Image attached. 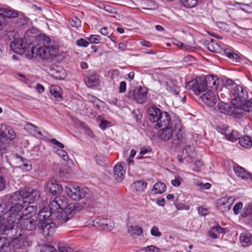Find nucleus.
<instances>
[{
    "instance_id": "obj_1",
    "label": "nucleus",
    "mask_w": 252,
    "mask_h": 252,
    "mask_svg": "<svg viewBox=\"0 0 252 252\" xmlns=\"http://www.w3.org/2000/svg\"><path fill=\"white\" fill-rule=\"evenodd\" d=\"M68 204V199L65 196L59 195L50 202L49 209L44 207L39 211L38 228L41 230L43 235L48 236L54 233L57 226L52 219L54 217H58L59 210L63 211Z\"/></svg>"
},
{
    "instance_id": "obj_2",
    "label": "nucleus",
    "mask_w": 252,
    "mask_h": 252,
    "mask_svg": "<svg viewBox=\"0 0 252 252\" xmlns=\"http://www.w3.org/2000/svg\"><path fill=\"white\" fill-rule=\"evenodd\" d=\"M148 120L152 123H155L156 128L164 127L158 132L159 138L164 141L172 138L173 133V125L170 115L167 112L162 111L157 106H151L147 111Z\"/></svg>"
},
{
    "instance_id": "obj_3",
    "label": "nucleus",
    "mask_w": 252,
    "mask_h": 252,
    "mask_svg": "<svg viewBox=\"0 0 252 252\" xmlns=\"http://www.w3.org/2000/svg\"><path fill=\"white\" fill-rule=\"evenodd\" d=\"M26 201L23 199L15 200L12 196L1 205L0 211L7 219L9 224H17L21 219L22 209L26 206L24 204Z\"/></svg>"
},
{
    "instance_id": "obj_4",
    "label": "nucleus",
    "mask_w": 252,
    "mask_h": 252,
    "mask_svg": "<svg viewBox=\"0 0 252 252\" xmlns=\"http://www.w3.org/2000/svg\"><path fill=\"white\" fill-rule=\"evenodd\" d=\"M40 196L39 190L30 188H24L15 192L12 195V199L15 200H19L20 199H23L26 201L24 204L26 205L28 203V205H30L38 200Z\"/></svg>"
},
{
    "instance_id": "obj_5",
    "label": "nucleus",
    "mask_w": 252,
    "mask_h": 252,
    "mask_svg": "<svg viewBox=\"0 0 252 252\" xmlns=\"http://www.w3.org/2000/svg\"><path fill=\"white\" fill-rule=\"evenodd\" d=\"M172 125H173L174 127L171 139L173 144L179 146L186 143L185 134L181 128L180 121L179 118L174 117L172 120Z\"/></svg>"
},
{
    "instance_id": "obj_6",
    "label": "nucleus",
    "mask_w": 252,
    "mask_h": 252,
    "mask_svg": "<svg viewBox=\"0 0 252 252\" xmlns=\"http://www.w3.org/2000/svg\"><path fill=\"white\" fill-rule=\"evenodd\" d=\"M244 112L251 113L252 115V98H247L242 104H238L237 106H230L228 112L234 114L237 117H240L243 115Z\"/></svg>"
},
{
    "instance_id": "obj_7",
    "label": "nucleus",
    "mask_w": 252,
    "mask_h": 252,
    "mask_svg": "<svg viewBox=\"0 0 252 252\" xmlns=\"http://www.w3.org/2000/svg\"><path fill=\"white\" fill-rule=\"evenodd\" d=\"M87 188H82L78 186L68 185L65 188V191L68 196L73 200H79L84 198L87 194Z\"/></svg>"
},
{
    "instance_id": "obj_8",
    "label": "nucleus",
    "mask_w": 252,
    "mask_h": 252,
    "mask_svg": "<svg viewBox=\"0 0 252 252\" xmlns=\"http://www.w3.org/2000/svg\"><path fill=\"white\" fill-rule=\"evenodd\" d=\"M234 96L231 101L230 106H237L238 104H242L246 99L248 98V94L246 89L239 85H236L232 91Z\"/></svg>"
},
{
    "instance_id": "obj_9",
    "label": "nucleus",
    "mask_w": 252,
    "mask_h": 252,
    "mask_svg": "<svg viewBox=\"0 0 252 252\" xmlns=\"http://www.w3.org/2000/svg\"><path fill=\"white\" fill-rule=\"evenodd\" d=\"M186 88L191 90L196 95H199L207 90L202 77H198L188 82L186 85Z\"/></svg>"
},
{
    "instance_id": "obj_10",
    "label": "nucleus",
    "mask_w": 252,
    "mask_h": 252,
    "mask_svg": "<svg viewBox=\"0 0 252 252\" xmlns=\"http://www.w3.org/2000/svg\"><path fill=\"white\" fill-rule=\"evenodd\" d=\"M10 48L14 52L19 54L22 55L27 52L30 55L31 53L30 48H28V43L26 41L25 42L22 38L14 39L11 43Z\"/></svg>"
},
{
    "instance_id": "obj_11",
    "label": "nucleus",
    "mask_w": 252,
    "mask_h": 252,
    "mask_svg": "<svg viewBox=\"0 0 252 252\" xmlns=\"http://www.w3.org/2000/svg\"><path fill=\"white\" fill-rule=\"evenodd\" d=\"M40 34L38 33V30L35 28H32L28 30L25 33V39L28 43V48H30L32 55L34 53V44H35V42L38 38V35Z\"/></svg>"
},
{
    "instance_id": "obj_12",
    "label": "nucleus",
    "mask_w": 252,
    "mask_h": 252,
    "mask_svg": "<svg viewBox=\"0 0 252 252\" xmlns=\"http://www.w3.org/2000/svg\"><path fill=\"white\" fill-rule=\"evenodd\" d=\"M202 78H203V82L207 91L214 92L217 89L220 81L217 76L208 75Z\"/></svg>"
},
{
    "instance_id": "obj_13",
    "label": "nucleus",
    "mask_w": 252,
    "mask_h": 252,
    "mask_svg": "<svg viewBox=\"0 0 252 252\" xmlns=\"http://www.w3.org/2000/svg\"><path fill=\"white\" fill-rule=\"evenodd\" d=\"M134 100L138 103L143 104L147 100V91L146 88L139 87L133 92Z\"/></svg>"
},
{
    "instance_id": "obj_14",
    "label": "nucleus",
    "mask_w": 252,
    "mask_h": 252,
    "mask_svg": "<svg viewBox=\"0 0 252 252\" xmlns=\"http://www.w3.org/2000/svg\"><path fill=\"white\" fill-rule=\"evenodd\" d=\"M22 230V228H18V226L14 227V224L9 223L5 234L13 241L19 237H22L23 235Z\"/></svg>"
},
{
    "instance_id": "obj_15",
    "label": "nucleus",
    "mask_w": 252,
    "mask_h": 252,
    "mask_svg": "<svg viewBox=\"0 0 252 252\" xmlns=\"http://www.w3.org/2000/svg\"><path fill=\"white\" fill-rule=\"evenodd\" d=\"M46 190L53 195H57L62 192L63 188L61 185L57 183L55 179L52 178L47 182Z\"/></svg>"
},
{
    "instance_id": "obj_16",
    "label": "nucleus",
    "mask_w": 252,
    "mask_h": 252,
    "mask_svg": "<svg viewBox=\"0 0 252 252\" xmlns=\"http://www.w3.org/2000/svg\"><path fill=\"white\" fill-rule=\"evenodd\" d=\"M92 225L95 227H100L105 230H111L113 227V224L108 219L97 218L92 221Z\"/></svg>"
},
{
    "instance_id": "obj_17",
    "label": "nucleus",
    "mask_w": 252,
    "mask_h": 252,
    "mask_svg": "<svg viewBox=\"0 0 252 252\" xmlns=\"http://www.w3.org/2000/svg\"><path fill=\"white\" fill-rule=\"evenodd\" d=\"M38 222L37 220H34L33 219H27L20 220L19 222L17 224H20V227L22 229L27 230L29 231H32L36 229V226L38 227L39 223V216H38Z\"/></svg>"
},
{
    "instance_id": "obj_18",
    "label": "nucleus",
    "mask_w": 252,
    "mask_h": 252,
    "mask_svg": "<svg viewBox=\"0 0 252 252\" xmlns=\"http://www.w3.org/2000/svg\"><path fill=\"white\" fill-rule=\"evenodd\" d=\"M126 164L125 163H119L114 167V177L118 182H122L126 173Z\"/></svg>"
},
{
    "instance_id": "obj_19",
    "label": "nucleus",
    "mask_w": 252,
    "mask_h": 252,
    "mask_svg": "<svg viewBox=\"0 0 252 252\" xmlns=\"http://www.w3.org/2000/svg\"><path fill=\"white\" fill-rule=\"evenodd\" d=\"M200 98L209 107H214L217 102V98L214 92L211 90H208L203 94L200 96Z\"/></svg>"
},
{
    "instance_id": "obj_20",
    "label": "nucleus",
    "mask_w": 252,
    "mask_h": 252,
    "mask_svg": "<svg viewBox=\"0 0 252 252\" xmlns=\"http://www.w3.org/2000/svg\"><path fill=\"white\" fill-rule=\"evenodd\" d=\"M232 199L231 197H223L219 199L217 202V207L222 212L228 211L232 206V203L229 202V200Z\"/></svg>"
},
{
    "instance_id": "obj_21",
    "label": "nucleus",
    "mask_w": 252,
    "mask_h": 252,
    "mask_svg": "<svg viewBox=\"0 0 252 252\" xmlns=\"http://www.w3.org/2000/svg\"><path fill=\"white\" fill-rule=\"evenodd\" d=\"M37 207L34 205L26 206L22 209L21 212V219H32L36 212Z\"/></svg>"
},
{
    "instance_id": "obj_22",
    "label": "nucleus",
    "mask_w": 252,
    "mask_h": 252,
    "mask_svg": "<svg viewBox=\"0 0 252 252\" xmlns=\"http://www.w3.org/2000/svg\"><path fill=\"white\" fill-rule=\"evenodd\" d=\"M34 53L32 55V54L31 53V55L32 57L35 56H38L40 58L42 59H47L50 55V53L49 52V47H44L41 46H36L34 44Z\"/></svg>"
},
{
    "instance_id": "obj_23",
    "label": "nucleus",
    "mask_w": 252,
    "mask_h": 252,
    "mask_svg": "<svg viewBox=\"0 0 252 252\" xmlns=\"http://www.w3.org/2000/svg\"><path fill=\"white\" fill-rule=\"evenodd\" d=\"M225 229L221 227L220 225L214 226L210 228L207 232V236L213 239L219 238L220 234H225Z\"/></svg>"
},
{
    "instance_id": "obj_24",
    "label": "nucleus",
    "mask_w": 252,
    "mask_h": 252,
    "mask_svg": "<svg viewBox=\"0 0 252 252\" xmlns=\"http://www.w3.org/2000/svg\"><path fill=\"white\" fill-rule=\"evenodd\" d=\"M234 170L239 177L249 183V179H251V176L252 175L250 172H247L245 170L244 168L239 165L235 166L234 167Z\"/></svg>"
},
{
    "instance_id": "obj_25",
    "label": "nucleus",
    "mask_w": 252,
    "mask_h": 252,
    "mask_svg": "<svg viewBox=\"0 0 252 252\" xmlns=\"http://www.w3.org/2000/svg\"><path fill=\"white\" fill-rule=\"evenodd\" d=\"M15 135L11 134V135H8L6 130L0 133V150H4L7 144L9 141L13 139Z\"/></svg>"
},
{
    "instance_id": "obj_26",
    "label": "nucleus",
    "mask_w": 252,
    "mask_h": 252,
    "mask_svg": "<svg viewBox=\"0 0 252 252\" xmlns=\"http://www.w3.org/2000/svg\"><path fill=\"white\" fill-rule=\"evenodd\" d=\"M239 239L242 246L244 247H248L252 244V235L249 233H242L240 236Z\"/></svg>"
},
{
    "instance_id": "obj_27",
    "label": "nucleus",
    "mask_w": 252,
    "mask_h": 252,
    "mask_svg": "<svg viewBox=\"0 0 252 252\" xmlns=\"http://www.w3.org/2000/svg\"><path fill=\"white\" fill-rule=\"evenodd\" d=\"M50 42V38L48 36L40 34L38 35V38L35 42V45L49 47Z\"/></svg>"
},
{
    "instance_id": "obj_28",
    "label": "nucleus",
    "mask_w": 252,
    "mask_h": 252,
    "mask_svg": "<svg viewBox=\"0 0 252 252\" xmlns=\"http://www.w3.org/2000/svg\"><path fill=\"white\" fill-rule=\"evenodd\" d=\"M0 15L3 18L4 17L9 18H14L19 16L17 11L6 8H0Z\"/></svg>"
},
{
    "instance_id": "obj_29",
    "label": "nucleus",
    "mask_w": 252,
    "mask_h": 252,
    "mask_svg": "<svg viewBox=\"0 0 252 252\" xmlns=\"http://www.w3.org/2000/svg\"><path fill=\"white\" fill-rule=\"evenodd\" d=\"M50 92L56 100L60 101L62 99V89L59 86H51L50 88Z\"/></svg>"
},
{
    "instance_id": "obj_30",
    "label": "nucleus",
    "mask_w": 252,
    "mask_h": 252,
    "mask_svg": "<svg viewBox=\"0 0 252 252\" xmlns=\"http://www.w3.org/2000/svg\"><path fill=\"white\" fill-rule=\"evenodd\" d=\"M9 224L7 219L0 211V234H5Z\"/></svg>"
},
{
    "instance_id": "obj_31",
    "label": "nucleus",
    "mask_w": 252,
    "mask_h": 252,
    "mask_svg": "<svg viewBox=\"0 0 252 252\" xmlns=\"http://www.w3.org/2000/svg\"><path fill=\"white\" fill-rule=\"evenodd\" d=\"M239 143L244 148H249L252 146V140L250 137L245 135L239 138Z\"/></svg>"
},
{
    "instance_id": "obj_32",
    "label": "nucleus",
    "mask_w": 252,
    "mask_h": 252,
    "mask_svg": "<svg viewBox=\"0 0 252 252\" xmlns=\"http://www.w3.org/2000/svg\"><path fill=\"white\" fill-rule=\"evenodd\" d=\"M147 185V183L144 181H138L132 184V187L136 191L141 192L144 190Z\"/></svg>"
},
{
    "instance_id": "obj_33",
    "label": "nucleus",
    "mask_w": 252,
    "mask_h": 252,
    "mask_svg": "<svg viewBox=\"0 0 252 252\" xmlns=\"http://www.w3.org/2000/svg\"><path fill=\"white\" fill-rule=\"evenodd\" d=\"M177 159L180 163H182L184 160H186L188 162H191L192 161V157L185 151L184 149H183L182 153L181 155L177 156Z\"/></svg>"
},
{
    "instance_id": "obj_34",
    "label": "nucleus",
    "mask_w": 252,
    "mask_h": 252,
    "mask_svg": "<svg viewBox=\"0 0 252 252\" xmlns=\"http://www.w3.org/2000/svg\"><path fill=\"white\" fill-rule=\"evenodd\" d=\"M98 82V76L96 74L88 77L85 82L86 85L90 88L95 86Z\"/></svg>"
},
{
    "instance_id": "obj_35",
    "label": "nucleus",
    "mask_w": 252,
    "mask_h": 252,
    "mask_svg": "<svg viewBox=\"0 0 252 252\" xmlns=\"http://www.w3.org/2000/svg\"><path fill=\"white\" fill-rule=\"evenodd\" d=\"M78 207L79 204L77 203L68 204L63 210L66 214L72 215L76 213V209Z\"/></svg>"
},
{
    "instance_id": "obj_36",
    "label": "nucleus",
    "mask_w": 252,
    "mask_h": 252,
    "mask_svg": "<svg viewBox=\"0 0 252 252\" xmlns=\"http://www.w3.org/2000/svg\"><path fill=\"white\" fill-rule=\"evenodd\" d=\"M166 189V186L164 184L161 182L157 183L153 187L152 191H154V193L161 194L165 191Z\"/></svg>"
},
{
    "instance_id": "obj_37",
    "label": "nucleus",
    "mask_w": 252,
    "mask_h": 252,
    "mask_svg": "<svg viewBox=\"0 0 252 252\" xmlns=\"http://www.w3.org/2000/svg\"><path fill=\"white\" fill-rule=\"evenodd\" d=\"M14 245H15L17 248L20 249L23 248V247L26 246L25 243H27V241H25V236L22 235V237H19L12 241Z\"/></svg>"
},
{
    "instance_id": "obj_38",
    "label": "nucleus",
    "mask_w": 252,
    "mask_h": 252,
    "mask_svg": "<svg viewBox=\"0 0 252 252\" xmlns=\"http://www.w3.org/2000/svg\"><path fill=\"white\" fill-rule=\"evenodd\" d=\"M128 232L131 235L139 236L142 234L143 229L138 225L131 226L128 228Z\"/></svg>"
},
{
    "instance_id": "obj_39",
    "label": "nucleus",
    "mask_w": 252,
    "mask_h": 252,
    "mask_svg": "<svg viewBox=\"0 0 252 252\" xmlns=\"http://www.w3.org/2000/svg\"><path fill=\"white\" fill-rule=\"evenodd\" d=\"M167 90L173 92L174 94H177L179 92V88L176 85L173 83L171 81L167 82L166 83Z\"/></svg>"
},
{
    "instance_id": "obj_40",
    "label": "nucleus",
    "mask_w": 252,
    "mask_h": 252,
    "mask_svg": "<svg viewBox=\"0 0 252 252\" xmlns=\"http://www.w3.org/2000/svg\"><path fill=\"white\" fill-rule=\"evenodd\" d=\"M95 160L98 164L104 166L107 164V158L102 155H97L95 156Z\"/></svg>"
},
{
    "instance_id": "obj_41",
    "label": "nucleus",
    "mask_w": 252,
    "mask_h": 252,
    "mask_svg": "<svg viewBox=\"0 0 252 252\" xmlns=\"http://www.w3.org/2000/svg\"><path fill=\"white\" fill-rule=\"evenodd\" d=\"M220 45L213 39L208 44V49L212 52H216L219 49Z\"/></svg>"
},
{
    "instance_id": "obj_42",
    "label": "nucleus",
    "mask_w": 252,
    "mask_h": 252,
    "mask_svg": "<svg viewBox=\"0 0 252 252\" xmlns=\"http://www.w3.org/2000/svg\"><path fill=\"white\" fill-rule=\"evenodd\" d=\"M88 98L97 109H99L100 108V104L103 102L102 101L92 95L88 94Z\"/></svg>"
},
{
    "instance_id": "obj_43",
    "label": "nucleus",
    "mask_w": 252,
    "mask_h": 252,
    "mask_svg": "<svg viewBox=\"0 0 252 252\" xmlns=\"http://www.w3.org/2000/svg\"><path fill=\"white\" fill-rule=\"evenodd\" d=\"M91 44H98L100 42L101 39V36L99 35H91L86 38Z\"/></svg>"
},
{
    "instance_id": "obj_44",
    "label": "nucleus",
    "mask_w": 252,
    "mask_h": 252,
    "mask_svg": "<svg viewBox=\"0 0 252 252\" xmlns=\"http://www.w3.org/2000/svg\"><path fill=\"white\" fill-rule=\"evenodd\" d=\"M182 4L188 8L193 7L195 6L198 0H180Z\"/></svg>"
},
{
    "instance_id": "obj_45",
    "label": "nucleus",
    "mask_w": 252,
    "mask_h": 252,
    "mask_svg": "<svg viewBox=\"0 0 252 252\" xmlns=\"http://www.w3.org/2000/svg\"><path fill=\"white\" fill-rule=\"evenodd\" d=\"M58 252H72V249L63 243H59L58 246Z\"/></svg>"
},
{
    "instance_id": "obj_46",
    "label": "nucleus",
    "mask_w": 252,
    "mask_h": 252,
    "mask_svg": "<svg viewBox=\"0 0 252 252\" xmlns=\"http://www.w3.org/2000/svg\"><path fill=\"white\" fill-rule=\"evenodd\" d=\"M241 137H239V134L238 133V132L235 130H233L231 132V133L228 134L227 135V138L229 139L230 141H231L232 142H235L238 139H239V138H240Z\"/></svg>"
},
{
    "instance_id": "obj_47",
    "label": "nucleus",
    "mask_w": 252,
    "mask_h": 252,
    "mask_svg": "<svg viewBox=\"0 0 252 252\" xmlns=\"http://www.w3.org/2000/svg\"><path fill=\"white\" fill-rule=\"evenodd\" d=\"M55 78L58 79L62 80L65 77L64 71L62 69L60 71L55 70L52 74Z\"/></svg>"
},
{
    "instance_id": "obj_48",
    "label": "nucleus",
    "mask_w": 252,
    "mask_h": 252,
    "mask_svg": "<svg viewBox=\"0 0 252 252\" xmlns=\"http://www.w3.org/2000/svg\"><path fill=\"white\" fill-rule=\"evenodd\" d=\"M17 158H19L20 160L22 161V165L26 170L29 171L32 169L31 165L28 163V161L26 159H24L23 158L20 156H17ZM21 166H22V165H21Z\"/></svg>"
},
{
    "instance_id": "obj_49",
    "label": "nucleus",
    "mask_w": 252,
    "mask_h": 252,
    "mask_svg": "<svg viewBox=\"0 0 252 252\" xmlns=\"http://www.w3.org/2000/svg\"><path fill=\"white\" fill-rule=\"evenodd\" d=\"M76 44L79 47H86L89 44V41L86 38H80L76 41Z\"/></svg>"
},
{
    "instance_id": "obj_50",
    "label": "nucleus",
    "mask_w": 252,
    "mask_h": 252,
    "mask_svg": "<svg viewBox=\"0 0 252 252\" xmlns=\"http://www.w3.org/2000/svg\"><path fill=\"white\" fill-rule=\"evenodd\" d=\"M226 104L219 103L217 105V108L221 113H225L226 112H227L229 115H234V114H230L229 112H228L229 108L230 106H229L228 108L226 107Z\"/></svg>"
},
{
    "instance_id": "obj_51",
    "label": "nucleus",
    "mask_w": 252,
    "mask_h": 252,
    "mask_svg": "<svg viewBox=\"0 0 252 252\" xmlns=\"http://www.w3.org/2000/svg\"><path fill=\"white\" fill-rule=\"evenodd\" d=\"M252 214V207L251 206L246 207L244 208L243 212L242 213V217H246L249 216L250 219L251 214Z\"/></svg>"
},
{
    "instance_id": "obj_52",
    "label": "nucleus",
    "mask_w": 252,
    "mask_h": 252,
    "mask_svg": "<svg viewBox=\"0 0 252 252\" xmlns=\"http://www.w3.org/2000/svg\"><path fill=\"white\" fill-rule=\"evenodd\" d=\"M29 21V18L24 16L22 15L21 17H19L17 21V24L19 26H23L26 25L28 23Z\"/></svg>"
},
{
    "instance_id": "obj_53",
    "label": "nucleus",
    "mask_w": 252,
    "mask_h": 252,
    "mask_svg": "<svg viewBox=\"0 0 252 252\" xmlns=\"http://www.w3.org/2000/svg\"><path fill=\"white\" fill-rule=\"evenodd\" d=\"M100 32L102 35L106 36L108 37H111L112 34L111 32V30L106 27L102 28L100 30Z\"/></svg>"
},
{
    "instance_id": "obj_54",
    "label": "nucleus",
    "mask_w": 252,
    "mask_h": 252,
    "mask_svg": "<svg viewBox=\"0 0 252 252\" xmlns=\"http://www.w3.org/2000/svg\"><path fill=\"white\" fill-rule=\"evenodd\" d=\"M70 24L72 27H78L81 26V21L77 17H74L70 21Z\"/></svg>"
},
{
    "instance_id": "obj_55",
    "label": "nucleus",
    "mask_w": 252,
    "mask_h": 252,
    "mask_svg": "<svg viewBox=\"0 0 252 252\" xmlns=\"http://www.w3.org/2000/svg\"><path fill=\"white\" fill-rule=\"evenodd\" d=\"M183 180L182 178L179 175H176L175 179L171 181L172 185L174 187H179L181 184V182Z\"/></svg>"
},
{
    "instance_id": "obj_56",
    "label": "nucleus",
    "mask_w": 252,
    "mask_h": 252,
    "mask_svg": "<svg viewBox=\"0 0 252 252\" xmlns=\"http://www.w3.org/2000/svg\"><path fill=\"white\" fill-rule=\"evenodd\" d=\"M57 153L59 156L62 157L63 159L65 161H67L68 159V156L67 155V153L64 150H58L57 151Z\"/></svg>"
},
{
    "instance_id": "obj_57",
    "label": "nucleus",
    "mask_w": 252,
    "mask_h": 252,
    "mask_svg": "<svg viewBox=\"0 0 252 252\" xmlns=\"http://www.w3.org/2000/svg\"><path fill=\"white\" fill-rule=\"evenodd\" d=\"M243 207V203L241 202L236 203L233 207V211L235 215H238L240 213V210Z\"/></svg>"
},
{
    "instance_id": "obj_58",
    "label": "nucleus",
    "mask_w": 252,
    "mask_h": 252,
    "mask_svg": "<svg viewBox=\"0 0 252 252\" xmlns=\"http://www.w3.org/2000/svg\"><path fill=\"white\" fill-rule=\"evenodd\" d=\"M151 234L156 237H160L161 233L158 230V228L157 226H154L151 230Z\"/></svg>"
},
{
    "instance_id": "obj_59",
    "label": "nucleus",
    "mask_w": 252,
    "mask_h": 252,
    "mask_svg": "<svg viewBox=\"0 0 252 252\" xmlns=\"http://www.w3.org/2000/svg\"><path fill=\"white\" fill-rule=\"evenodd\" d=\"M198 212L200 215L204 216L208 214V210L207 208L202 207H199L198 208Z\"/></svg>"
},
{
    "instance_id": "obj_60",
    "label": "nucleus",
    "mask_w": 252,
    "mask_h": 252,
    "mask_svg": "<svg viewBox=\"0 0 252 252\" xmlns=\"http://www.w3.org/2000/svg\"><path fill=\"white\" fill-rule=\"evenodd\" d=\"M44 252H56L57 250L56 248L51 245H46L44 248Z\"/></svg>"
},
{
    "instance_id": "obj_61",
    "label": "nucleus",
    "mask_w": 252,
    "mask_h": 252,
    "mask_svg": "<svg viewBox=\"0 0 252 252\" xmlns=\"http://www.w3.org/2000/svg\"><path fill=\"white\" fill-rule=\"evenodd\" d=\"M126 84L125 81L120 83L119 86V92L121 93H125L126 91Z\"/></svg>"
},
{
    "instance_id": "obj_62",
    "label": "nucleus",
    "mask_w": 252,
    "mask_h": 252,
    "mask_svg": "<svg viewBox=\"0 0 252 252\" xmlns=\"http://www.w3.org/2000/svg\"><path fill=\"white\" fill-rule=\"evenodd\" d=\"M185 151L190 155L191 157H192L193 152L194 151V148L190 145L187 146L184 148Z\"/></svg>"
},
{
    "instance_id": "obj_63",
    "label": "nucleus",
    "mask_w": 252,
    "mask_h": 252,
    "mask_svg": "<svg viewBox=\"0 0 252 252\" xmlns=\"http://www.w3.org/2000/svg\"><path fill=\"white\" fill-rule=\"evenodd\" d=\"M230 59L232 60L234 62H235L236 63H239L241 60V58L238 54L233 52Z\"/></svg>"
},
{
    "instance_id": "obj_64",
    "label": "nucleus",
    "mask_w": 252,
    "mask_h": 252,
    "mask_svg": "<svg viewBox=\"0 0 252 252\" xmlns=\"http://www.w3.org/2000/svg\"><path fill=\"white\" fill-rule=\"evenodd\" d=\"M146 251L147 252H158V249L154 246L151 245L146 248Z\"/></svg>"
}]
</instances>
